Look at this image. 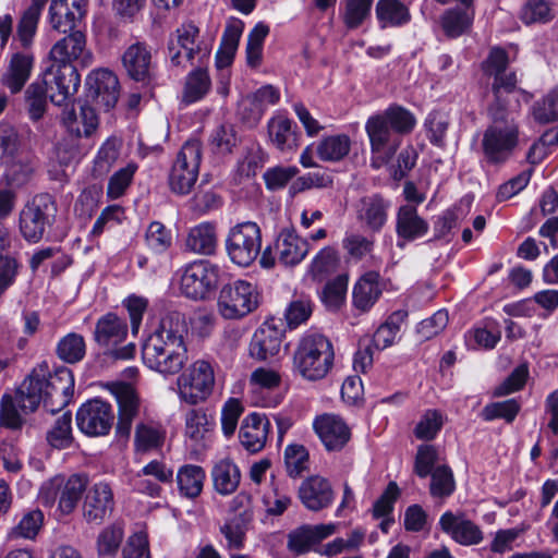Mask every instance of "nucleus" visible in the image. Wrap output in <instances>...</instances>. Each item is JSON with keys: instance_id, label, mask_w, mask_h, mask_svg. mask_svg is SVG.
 <instances>
[{"instance_id": "473e14b6", "label": "nucleus", "mask_w": 558, "mask_h": 558, "mask_svg": "<svg viewBox=\"0 0 558 558\" xmlns=\"http://www.w3.org/2000/svg\"><path fill=\"white\" fill-rule=\"evenodd\" d=\"M375 14L380 28L399 27L411 20L408 7L400 0H378Z\"/></svg>"}, {"instance_id": "ddd939ff", "label": "nucleus", "mask_w": 558, "mask_h": 558, "mask_svg": "<svg viewBox=\"0 0 558 558\" xmlns=\"http://www.w3.org/2000/svg\"><path fill=\"white\" fill-rule=\"evenodd\" d=\"M310 244L293 229H282L272 246H267L260 256V265L271 268L276 259L284 266H294L301 263L307 255Z\"/></svg>"}, {"instance_id": "c756f323", "label": "nucleus", "mask_w": 558, "mask_h": 558, "mask_svg": "<svg viewBox=\"0 0 558 558\" xmlns=\"http://www.w3.org/2000/svg\"><path fill=\"white\" fill-rule=\"evenodd\" d=\"M217 244V228L214 222H202L191 228L185 239L186 250L201 255L214 254Z\"/></svg>"}, {"instance_id": "393cba45", "label": "nucleus", "mask_w": 558, "mask_h": 558, "mask_svg": "<svg viewBox=\"0 0 558 558\" xmlns=\"http://www.w3.org/2000/svg\"><path fill=\"white\" fill-rule=\"evenodd\" d=\"M116 397L118 402L116 434L119 438L129 439L133 421L140 412V398L130 386L122 387Z\"/></svg>"}, {"instance_id": "4d7b16f0", "label": "nucleus", "mask_w": 558, "mask_h": 558, "mask_svg": "<svg viewBox=\"0 0 558 558\" xmlns=\"http://www.w3.org/2000/svg\"><path fill=\"white\" fill-rule=\"evenodd\" d=\"M145 241L151 252L161 254L171 246L172 236L171 232L161 222L153 221L146 230Z\"/></svg>"}, {"instance_id": "a878e982", "label": "nucleus", "mask_w": 558, "mask_h": 558, "mask_svg": "<svg viewBox=\"0 0 558 558\" xmlns=\"http://www.w3.org/2000/svg\"><path fill=\"white\" fill-rule=\"evenodd\" d=\"M126 336L128 325L116 313H107L96 323L94 340L100 347L111 349L122 343Z\"/></svg>"}, {"instance_id": "a18cd8bd", "label": "nucleus", "mask_w": 558, "mask_h": 558, "mask_svg": "<svg viewBox=\"0 0 558 558\" xmlns=\"http://www.w3.org/2000/svg\"><path fill=\"white\" fill-rule=\"evenodd\" d=\"M166 439V432L159 426L138 424L135 428L134 444L136 451L148 452L160 448Z\"/></svg>"}, {"instance_id": "423d86ee", "label": "nucleus", "mask_w": 558, "mask_h": 558, "mask_svg": "<svg viewBox=\"0 0 558 558\" xmlns=\"http://www.w3.org/2000/svg\"><path fill=\"white\" fill-rule=\"evenodd\" d=\"M58 206L52 195H35L20 211L19 227L22 236L32 243L39 242L56 220Z\"/></svg>"}, {"instance_id": "2f4dec72", "label": "nucleus", "mask_w": 558, "mask_h": 558, "mask_svg": "<svg viewBox=\"0 0 558 558\" xmlns=\"http://www.w3.org/2000/svg\"><path fill=\"white\" fill-rule=\"evenodd\" d=\"M33 68V57L16 52L12 56L7 72L2 75L1 83L12 94L19 93L27 82Z\"/></svg>"}, {"instance_id": "4468645a", "label": "nucleus", "mask_w": 558, "mask_h": 558, "mask_svg": "<svg viewBox=\"0 0 558 558\" xmlns=\"http://www.w3.org/2000/svg\"><path fill=\"white\" fill-rule=\"evenodd\" d=\"M49 92L50 101L58 107H68L81 85V76L73 64H51L41 81Z\"/></svg>"}, {"instance_id": "49530a36", "label": "nucleus", "mask_w": 558, "mask_h": 558, "mask_svg": "<svg viewBox=\"0 0 558 558\" xmlns=\"http://www.w3.org/2000/svg\"><path fill=\"white\" fill-rule=\"evenodd\" d=\"M86 353V344L83 336L70 332L58 342L57 355L62 361L74 364L82 361Z\"/></svg>"}, {"instance_id": "cd10ccee", "label": "nucleus", "mask_w": 558, "mask_h": 558, "mask_svg": "<svg viewBox=\"0 0 558 558\" xmlns=\"http://www.w3.org/2000/svg\"><path fill=\"white\" fill-rule=\"evenodd\" d=\"M267 135L271 145L280 151L298 147L296 125L283 113H276L267 122Z\"/></svg>"}, {"instance_id": "680f3d73", "label": "nucleus", "mask_w": 558, "mask_h": 558, "mask_svg": "<svg viewBox=\"0 0 558 558\" xmlns=\"http://www.w3.org/2000/svg\"><path fill=\"white\" fill-rule=\"evenodd\" d=\"M342 247L350 258L361 260L372 253L374 248V240L363 234L351 232L347 233L342 239Z\"/></svg>"}, {"instance_id": "052dcab7", "label": "nucleus", "mask_w": 558, "mask_h": 558, "mask_svg": "<svg viewBox=\"0 0 558 558\" xmlns=\"http://www.w3.org/2000/svg\"><path fill=\"white\" fill-rule=\"evenodd\" d=\"M444 425V417L437 410H427L414 428V435L421 440L434 439Z\"/></svg>"}, {"instance_id": "c85d7f7f", "label": "nucleus", "mask_w": 558, "mask_h": 558, "mask_svg": "<svg viewBox=\"0 0 558 558\" xmlns=\"http://www.w3.org/2000/svg\"><path fill=\"white\" fill-rule=\"evenodd\" d=\"M211 89V78L206 68H195L184 77L180 101L190 106L204 99Z\"/></svg>"}, {"instance_id": "c9c22d12", "label": "nucleus", "mask_w": 558, "mask_h": 558, "mask_svg": "<svg viewBox=\"0 0 558 558\" xmlns=\"http://www.w3.org/2000/svg\"><path fill=\"white\" fill-rule=\"evenodd\" d=\"M62 122L77 136H89L98 126V117L93 107L83 105L77 116L73 109L63 111Z\"/></svg>"}, {"instance_id": "f03ea898", "label": "nucleus", "mask_w": 558, "mask_h": 558, "mask_svg": "<svg viewBox=\"0 0 558 558\" xmlns=\"http://www.w3.org/2000/svg\"><path fill=\"white\" fill-rule=\"evenodd\" d=\"M74 393V376L70 368L59 367L53 373L40 364L24 379L16 399L24 412H34L43 402L44 408L54 414L66 407Z\"/></svg>"}, {"instance_id": "5701e85b", "label": "nucleus", "mask_w": 558, "mask_h": 558, "mask_svg": "<svg viewBox=\"0 0 558 558\" xmlns=\"http://www.w3.org/2000/svg\"><path fill=\"white\" fill-rule=\"evenodd\" d=\"M270 422L265 414L253 412L241 424L239 439L251 453L259 452L266 445Z\"/></svg>"}, {"instance_id": "6e6552de", "label": "nucleus", "mask_w": 558, "mask_h": 558, "mask_svg": "<svg viewBox=\"0 0 558 558\" xmlns=\"http://www.w3.org/2000/svg\"><path fill=\"white\" fill-rule=\"evenodd\" d=\"M258 306L256 287L246 280H235L221 287L217 311L226 319H240Z\"/></svg>"}, {"instance_id": "8fccbe9b", "label": "nucleus", "mask_w": 558, "mask_h": 558, "mask_svg": "<svg viewBox=\"0 0 558 558\" xmlns=\"http://www.w3.org/2000/svg\"><path fill=\"white\" fill-rule=\"evenodd\" d=\"M429 493L434 498L445 499L456 489L452 470L448 465L436 466L430 474Z\"/></svg>"}, {"instance_id": "1a4fd4ad", "label": "nucleus", "mask_w": 558, "mask_h": 558, "mask_svg": "<svg viewBox=\"0 0 558 558\" xmlns=\"http://www.w3.org/2000/svg\"><path fill=\"white\" fill-rule=\"evenodd\" d=\"M203 157L198 140L186 141L178 153L169 174V185L173 193L189 194L195 185Z\"/></svg>"}, {"instance_id": "37998d69", "label": "nucleus", "mask_w": 558, "mask_h": 558, "mask_svg": "<svg viewBox=\"0 0 558 558\" xmlns=\"http://www.w3.org/2000/svg\"><path fill=\"white\" fill-rule=\"evenodd\" d=\"M490 76L493 77L492 92L494 100L488 107H497L502 110V113H508L506 97L517 88V74L515 72L506 71Z\"/></svg>"}, {"instance_id": "20e7f679", "label": "nucleus", "mask_w": 558, "mask_h": 558, "mask_svg": "<svg viewBox=\"0 0 558 558\" xmlns=\"http://www.w3.org/2000/svg\"><path fill=\"white\" fill-rule=\"evenodd\" d=\"M487 111L492 123L483 133V156L486 163L500 166L512 156L519 144V124L497 107H488Z\"/></svg>"}, {"instance_id": "09e8293b", "label": "nucleus", "mask_w": 558, "mask_h": 558, "mask_svg": "<svg viewBox=\"0 0 558 558\" xmlns=\"http://www.w3.org/2000/svg\"><path fill=\"white\" fill-rule=\"evenodd\" d=\"M214 420L202 409H192L185 415V435L195 441L204 439L205 435L211 430Z\"/></svg>"}, {"instance_id": "338daca9", "label": "nucleus", "mask_w": 558, "mask_h": 558, "mask_svg": "<svg viewBox=\"0 0 558 558\" xmlns=\"http://www.w3.org/2000/svg\"><path fill=\"white\" fill-rule=\"evenodd\" d=\"M533 117L539 123L558 120V87L533 106Z\"/></svg>"}, {"instance_id": "3c124183", "label": "nucleus", "mask_w": 558, "mask_h": 558, "mask_svg": "<svg viewBox=\"0 0 558 558\" xmlns=\"http://www.w3.org/2000/svg\"><path fill=\"white\" fill-rule=\"evenodd\" d=\"M72 416L70 412H64L58 417L47 433V441L49 445L57 449L68 448L72 441Z\"/></svg>"}, {"instance_id": "0eeeda50", "label": "nucleus", "mask_w": 558, "mask_h": 558, "mask_svg": "<svg viewBox=\"0 0 558 558\" xmlns=\"http://www.w3.org/2000/svg\"><path fill=\"white\" fill-rule=\"evenodd\" d=\"M87 486V478L73 474L68 478L54 476L45 482L39 490V500L43 505L52 507L58 501L62 514H70L76 508Z\"/></svg>"}, {"instance_id": "0e129e2a", "label": "nucleus", "mask_w": 558, "mask_h": 558, "mask_svg": "<svg viewBox=\"0 0 558 558\" xmlns=\"http://www.w3.org/2000/svg\"><path fill=\"white\" fill-rule=\"evenodd\" d=\"M553 17L551 8L546 0H529L521 10V20L526 25L547 23Z\"/></svg>"}, {"instance_id": "f8f14e48", "label": "nucleus", "mask_w": 558, "mask_h": 558, "mask_svg": "<svg viewBox=\"0 0 558 558\" xmlns=\"http://www.w3.org/2000/svg\"><path fill=\"white\" fill-rule=\"evenodd\" d=\"M219 269L208 260H197L186 265L181 274L180 291L194 301L207 300L216 290Z\"/></svg>"}, {"instance_id": "a211bd4d", "label": "nucleus", "mask_w": 558, "mask_h": 558, "mask_svg": "<svg viewBox=\"0 0 558 558\" xmlns=\"http://www.w3.org/2000/svg\"><path fill=\"white\" fill-rule=\"evenodd\" d=\"M283 338V329L275 318L267 319L254 332L250 343V355L258 361H265L279 353Z\"/></svg>"}, {"instance_id": "9b49d317", "label": "nucleus", "mask_w": 558, "mask_h": 558, "mask_svg": "<svg viewBox=\"0 0 558 558\" xmlns=\"http://www.w3.org/2000/svg\"><path fill=\"white\" fill-rule=\"evenodd\" d=\"M177 386L180 399L187 404L206 401L215 386L213 366L205 360L195 361L179 375Z\"/></svg>"}, {"instance_id": "7ed1b4c3", "label": "nucleus", "mask_w": 558, "mask_h": 558, "mask_svg": "<svg viewBox=\"0 0 558 558\" xmlns=\"http://www.w3.org/2000/svg\"><path fill=\"white\" fill-rule=\"evenodd\" d=\"M415 123V117L401 106H390L369 117L365 131L371 144V166L379 169L387 165L401 145V135L410 133Z\"/></svg>"}, {"instance_id": "dca6fc26", "label": "nucleus", "mask_w": 558, "mask_h": 558, "mask_svg": "<svg viewBox=\"0 0 558 558\" xmlns=\"http://www.w3.org/2000/svg\"><path fill=\"white\" fill-rule=\"evenodd\" d=\"M87 97L105 111L116 106L120 94L117 75L106 69L93 71L86 77Z\"/></svg>"}, {"instance_id": "7c9ffc66", "label": "nucleus", "mask_w": 558, "mask_h": 558, "mask_svg": "<svg viewBox=\"0 0 558 558\" xmlns=\"http://www.w3.org/2000/svg\"><path fill=\"white\" fill-rule=\"evenodd\" d=\"M428 231V223L418 216L416 207L403 205L398 209L396 232L405 241H414Z\"/></svg>"}, {"instance_id": "412c9836", "label": "nucleus", "mask_w": 558, "mask_h": 558, "mask_svg": "<svg viewBox=\"0 0 558 558\" xmlns=\"http://www.w3.org/2000/svg\"><path fill=\"white\" fill-rule=\"evenodd\" d=\"M113 494L107 483L95 484L86 494L83 515L89 523L100 524L113 510Z\"/></svg>"}, {"instance_id": "aec40b11", "label": "nucleus", "mask_w": 558, "mask_h": 558, "mask_svg": "<svg viewBox=\"0 0 558 558\" xmlns=\"http://www.w3.org/2000/svg\"><path fill=\"white\" fill-rule=\"evenodd\" d=\"M333 489L329 481L319 475L307 477L299 487V498L311 511H320L333 501Z\"/></svg>"}, {"instance_id": "bb28decb", "label": "nucleus", "mask_w": 558, "mask_h": 558, "mask_svg": "<svg viewBox=\"0 0 558 558\" xmlns=\"http://www.w3.org/2000/svg\"><path fill=\"white\" fill-rule=\"evenodd\" d=\"M390 203L375 194L361 199L357 219L369 231L379 232L388 220Z\"/></svg>"}, {"instance_id": "58836bf2", "label": "nucleus", "mask_w": 558, "mask_h": 558, "mask_svg": "<svg viewBox=\"0 0 558 558\" xmlns=\"http://www.w3.org/2000/svg\"><path fill=\"white\" fill-rule=\"evenodd\" d=\"M462 5L463 8L450 9L444 13L441 25L446 35H462L470 32L474 20L473 3Z\"/></svg>"}, {"instance_id": "ea45409f", "label": "nucleus", "mask_w": 558, "mask_h": 558, "mask_svg": "<svg viewBox=\"0 0 558 558\" xmlns=\"http://www.w3.org/2000/svg\"><path fill=\"white\" fill-rule=\"evenodd\" d=\"M351 149V140L347 134H336L322 138L316 147L320 160L337 162L342 160Z\"/></svg>"}, {"instance_id": "9d476101", "label": "nucleus", "mask_w": 558, "mask_h": 558, "mask_svg": "<svg viewBox=\"0 0 558 558\" xmlns=\"http://www.w3.org/2000/svg\"><path fill=\"white\" fill-rule=\"evenodd\" d=\"M260 248L262 231L256 222H240L229 230L226 250L234 264L242 267L250 266L259 255Z\"/></svg>"}, {"instance_id": "f3484780", "label": "nucleus", "mask_w": 558, "mask_h": 558, "mask_svg": "<svg viewBox=\"0 0 558 558\" xmlns=\"http://www.w3.org/2000/svg\"><path fill=\"white\" fill-rule=\"evenodd\" d=\"M439 525L442 532L464 546L477 545L484 538L481 527L461 511H446L439 519Z\"/></svg>"}, {"instance_id": "6ab92c4d", "label": "nucleus", "mask_w": 558, "mask_h": 558, "mask_svg": "<svg viewBox=\"0 0 558 558\" xmlns=\"http://www.w3.org/2000/svg\"><path fill=\"white\" fill-rule=\"evenodd\" d=\"M314 429L328 451H340L349 442L351 430L342 418L324 414L315 418Z\"/></svg>"}, {"instance_id": "e2e57ef3", "label": "nucleus", "mask_w": 558, "mask_h": 558, "mask_svg": "<svg viewBox=\"0 0 558 558\" xmlns=\"http://www.w3.org/2000/svg\"><path fill=\"white\" fill-rule=\"evenodd\" d=\"M521 407L515 399H508L501 402L487 404L482 411V417L485 421L504 418L507 423L513 422Z\"/></svg>"}, {"instance_id": "5fc2aeb1", "label": "nucleus", "mask_w": 558, "mask_h": 558, "mask_svg": "<svg viewBox=\"0 0 558 558\" xmlns=\"http://www.w3.org/2000/svg\"><path fill=\"white\" fill-rule=\"evenodd\" d=\"M170 59L173 64L182 65L190 62L198 52V46L195 44L194 37H174L168 44Z\"/></svg>"}, {"instance_id": "4c0bfd02", "label": "nucleus", "mask_w": 558, "mask_h": 558, "mask_svg": "<svg viewBox=\"0 0 558 558\" xmlns=\"http://www.w3.org/2000/svg\"><path fill=\"white\" fill-rule=\"evenodd\" d=\"M81 19L78 14L70 11L68 4L63 1H54L49 8L50 24L60 34L83 35L82 31L76 28Z\"/></svg>"}, {"instance_id": "f704fd0d", "label": "nucleus", "mask_w": 558, "mask_h": 558, "mask_svg": "<svg viewBox=\"0 0 558 558\" xmlns=\"http://www.w3.org/2000/svg\"><path fill=\"white\" fill-rule=\"evenodd\" d=\"M122 62L130 77L144 81L149 74L150 52L144 44H133L123 53Z\"/></svg>"}, {"instance_id": "2eb2a0df", "label": "nucleus", "mask_w": 558, "mask_h": 558, "mask_svg": "<svg viewBox=\"0 0 558 558\" xmlns=\"http://www.w3.org/2000/svg\"><path fill=\"white\" fill-rule=\"evenodd\" d=\"M113 421L112 407L97 398L83 403L76 412L77 427L87 436L107 435L113 425Z\"/></svg>"}, {"instance_id": "39448f33", "label": "nucleus", "mask_w": 558, "mask_h": 558, "mask_svg": "<svg viewBox=\"0 0 558 558\" xmlns=\"http://www.w3.org/2000/svg\"><path fill=\"white\" fill-rule=\"evenodd\" d=\"M333 360V347L329 339L319 333H308L298 343L293 366L304 379L316 381L328 375Z\"/></svg>"}, {"instance_id": "79ce46f5", "label": "nucleus", "mask_w": 558, "mask_h": 558, "mask_svg": "<svg viewBox=\"0 0 558 558\" xmlns=\"http://www.w3.org/2000/svg\"><path fill=\"white\" fill-rule=\"evenodd\" d=\"M341 264L339 252L332 246H325L313 258L310 274L313 278L323 280L328 275L336 272Z\"/></svg>"}, {"instance_id": "69168bd1", "label": "nucleus", "mask_w": 558, "mask_h": 558, "mask_svg": "<svg viewBox=\"0 0 558 558\" xmlns=\"http://www.w3.org/2000/svg\"><path fill=\"white\" fill-rule=\"evenodd\" d=\"M438 460V452L433 445H421L417 447V451L414 460V473L425 478L433 473L435 464Z\"/></svg>"}, {"instance_id": "4be33fe9", "label": "nucleus", "mask_w": 558, "mask_h": 558, "mask_svg": "<svg viewBox=\"0 0 558 558\" xmlns=\"http://www.w3.org/2000/svg\"><path fill=\"white\" fill-rule=\"evenodd\" d=\"M52 64H73L77 61L82 66L93 62V52L86 47L85 37H62L50 50Z\"/></svg>"}, {"instance_id": "864d4df0", "label": "nucleus", "mask_w": 558, "mask_h": 558, "mask_svg": "<svg viewBox=\"0 0 558 558\" xmlns=\"http://www.w3.org/2000/svg\"><path fill=\"white\" fill-rule=\"evenodd\" d=\"M123 529L119 524H111L105 527L96 541L97 554L99 557H113L123 539Z\"/></svg>"}, {"instance_id": "603ef678", "label": "nucleus", "mask_w": 558, "mask_h": 558, "mask_svg": "<svg viewBox=\"0 0 558 558\" xmlns=\"http://www.w3.org/2000/svg\"><path fill=\"white\" fill-rule=\"evenodd\" d=\"M310 456L306 448L302 445H289L284 450V465L287 474L296 478L304 471L308 470Z\"/></svg>"}, {"instance_id": "de8ad7c7", "label": "nucleus", "mask_w": 558, "mask_h": 558, "mask_svg": "<svg viewBox=\"0 0 558 558\" xmlns=\"http://www.w3.org/2000/svg\"><path fill=\"white\" fill-rule=\"evenodd\" d=\"M49 92L43 82L32 83L25 90V104L29 118L33 121L40 120L47 109Z\"/></svg>"}, {"instance_id": "f257e3e1", "label": "nucleus", "mask_w": 558, "mask_h": 558, "mask_svg": "<svg viewBox=\"0 0 558 558\" xmlns=\"http://www.w3.org/2000/svg\"><path fill=\"white\" fill-rule=\"evenodd\" d=\"M160 305L159 323L142 343V361L150 371L172 376L179 374L189 360V326L183 313L166 302Z\"/></svg>"}, {"instance_id": "b1692460", "label": "nucleus", "mask_w": 558, "mask_h": 558, "mask_svg": "<svg viewBox=\"0 0 558 558\" xmlns=\"http://www.w3.org/2000/svg\"><path fill=\"white\" fill-rule=\"evenodd\" d=\"M336 532V524L302 525L288 535V548L296 555H302L311 550L312 546L320 543L323 539Z\"/></svg>"}, {"instance_id": "a19ab883", "label": "nucleus", "mask_w": 558, "mask_h": 558, "mask_svg": "<svg viewBox=\"0 0 558 558\" xmlns=\"http://www.w3.org/2000/svg\"><path fill=\"white\" fill-rule=\"evenodd\" d=\"M205 477L202 466L194 464L181 466L177 474L180 493L189 498L197 497L203 490Z\"/></svg>"}, {"instance_id": "774afa93", "label": "nucleus", "mask_w": 558, "mask_h": 558, "mask_svg": "<svg viewBox=\"0 0 558 558\" xmlns=\"http://www.w3.org/2000/svg\"><path fill=\"white\" fill-rule=\"evenodd\" d=\"M20 146L21 138L16 129L9 123H0V160L12 159Z\"/></svg>"}, {"instance_id": "6e6d98bb", "label": "nucleus", "mask_w": 558, "mask_h": 558, "mask_svg": "<svg viewBox=\"0 0 558 558\" xmlns=\"http://www.w3.org/2000/svg\"><path fill=\"white\" fill-rule=\"evenodd\" d=\"M119 158V144L116 140H108L100 147L93 167V174L96 178L105 177Z\"/></svg>"}, {"instance_id": "e433bc0d", "label": "nucleus", "mask_w": 558, "mask_h": 558, "mask_svg": "<svg viewBox=\"0 0 558 558\" xmlns=\"http://www.w3.org/2000/svg\"><path fill=\"white\" fill-rule=\"evenodd\" d=\"M215 489L221 495L234 493L240 484L241 473L235 463L229 459L220 460L211 471Z\"/></svg>"}, {"instance_id": "13d9d810", "label": "nucleus", "mask_w": 558, "mask_h": 558, "mask_svg": "<svg viewBox=\"0 0 558 558\" xmlns=\"http://www.w3.org/2000/svg\"><path fill=\"white\" fill-rule=\"evenodd\" d=\"M348 287V276L339 275L328 281L322 292V301L332 311L338 310L344 301Z\"/></svg>"}, {"instance_id": "bf43d9fd", "label": "nucleus", "mask_w": 558, "mask_h": 558, "mask_svg": "<svg viewBox=\"0 0 558 558\" xmlns=\"http://www.w3.org/2000/svg\"><path fill=\"white\" fill-rule=\"evenodd\" d=\"M374 0H344L343 23L349 29L359 27L368 16Z\"/></svg>"}, {"instance_id": "c03bdc74", "label": "nucleus", "mask_w": 558, "mask_h": 558, "mask_svg": "<svg viewBox=\"0 0 558 558\" xmlns=\"http://www.w3.org/2000/svg\"><path fill=\"white\" fill-rule=\"evenodd\" d=\"M44 523V514L40 510L26 512L19 523L8 533V539H35Z\"/></svg>"}, {"instance_id": "72a5a7b5", "label": "nucleus", "mask_w": 558, "mask_h": 558, "mask_svg": "<svg viewBox=\"0 0 558 558\" xmlns=\"http://www.w3.org/2000/svg\"><path fill=\"white\" fill-rule=\"evenodd\" d=\"M379 275L375 271H369L362 276L355 283L353 289V304L362 311H368L381 294L379 287Z\"/></svg>"}]
</instances>
